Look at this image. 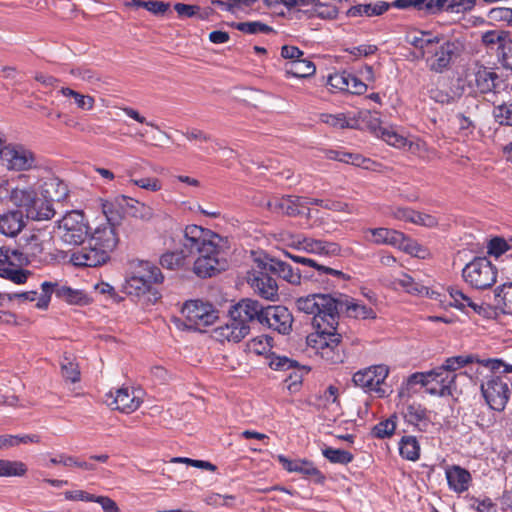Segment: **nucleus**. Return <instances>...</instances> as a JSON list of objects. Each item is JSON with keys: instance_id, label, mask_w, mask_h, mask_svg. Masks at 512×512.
Returning a JSON list of instances; mask_svg holds the SVG:
<instances>
[{"instance_id": "nucleus-1", "label": "nucleus", "mask_w": 512, "mask_h": 512, "mask_svg": "<svg viewBox=\"0 0 512 512\" xmlns=\"http://www.w3.org/2000/svg\"><path fill=\"white\" fill-rule=\"evenodd\" d=\"M180 243L192 259V270L199 278H210L227 269L228 242L212 230L187 225Z\"/></svg>"}, {"instance_id": "nucleus-2", "label": "nucleus", "mask_w": 512, "mask_h": 512, "mask_svg": "<svg viewBox=\"0 0 512 512\" xmlns=\"http://www.w3.org/2000/svg\"><path fill=\"white\" fill-rule=\"evenodd\" d=\"M297 308L306 313L312 314V326L315 330L324 331L338 325L337 322V299L330 294H312L300 297L296 302Z\"/></svg>"}, {"instance_id": "nucleus-3", "label": "nucleus", "mask_w": 512, "mask_h": 512, "mask_svg": "<svg viewBox=\"0 0 512 512\" xmlns=\"http://www.w3.org/2000/svg\"><path fill=\"white\" fill-rule=\"evenodd\" d=\"M338 325L327 330L317 329L307 336L308 346L314 350L327 364H339L344 361V348L341 335L336 333Z\"/></svg>"}, {"instance_id": "nucleus-4", "label": "nucleus", "mask_w": 512, "mask_h": 512, "mask_svg": "<svg viewBox=\"0 0 512 512\" xmlns=\"http://www.w3.org/2000/svg\"><path fill=\"white\" fill-rule=\"evenodd\" d=\"M460 50L461 44L458 41L445 40L443 36L436 35V39L423 59L430 71L443 73L450 68Z\"/></svg>"}, {"instance_id": "nucleus-5", "label": "nucleus", "mask_w": 512, "mask_h": 512, "mask_svg": "<svg viewBox=\"0 0 512 512\" xmlns=\"http://www.w3.org/2000/svg\"><path fill=\"white\" fill-rule=\"evenodd\" d=\"M463 280L472 288L485 290L497 281V268L486 257H475L462 269Z\"/></svg>"}, {"instance_id": "nucleus-6", "label": "nucleus", "mask_w": 512, "mask_h": 512, "mask_svg": "<svg viewBox=\"0 0 512 512\" xmlns=\"http://www.w3.org/2000/svg\"><path fill=\"white\" fill-rule=\"evenodd\" d=\"M88 233V222L82 211H69L57 221V234L68 245L82 244Z\"/></svg>"}, {"instance_id": "nucleus-7", "label": "nucleus", "mask_w": 512, "mask_h": 512, "mask_svg": "<svg viewBox=\"0 0 512 512\" xmlns=\"http://www.w3.org/2000/svg\"><path fill=\"white\" fill-rule=\"evenodd\" d=\"M389 372V367L385 364L371 365L354 373L352 381L355 386L366 393H374L377 397L382 398L386 396L383 385Z\"/></svg>"}, {"instance_id": "nucleus-8", "label": "nucleus", "mask_w": 512, "mask_h": 512, "mask_svg": "<svg viewBox=\"0 0 512 512\" xmlns=\"http://www.w3.org/2000/svg\"><path fill=\"white\" fill-rule=\"evenodd\" d=\"M481 393L487 405L494 411L505 409L510 398L509 379L505 376L491 375L481 383Z\"/></svg>"}, {"instance_id": "nucleus-9", "label": "nucleus", "mask_w": 512, "mask_h": 512, "mask_svg": "<svg viewBox=\"0 0 512 512\" xmlns=\"http://www.w3.org/2000/svg\"><path fill=\"white\" fill-rule=\"evenodd\" d=\"M286 255L296 263H301L313 268V271L310 274L306 273L303 277L305 279L310 278L315 282H319L326 289L335 287L338 283L345 282L350 279V277L342 271L319 264L312 258L296 256L290 253H286Z\"/></svg>"}, {"instance_id": "nucleus-10", "label": "nucleus", "mask_w": 512, "mask_h": 512, "mask_svg": "<svg viewBox=\"0 0 512 512\" xmlns=\"http://www.w3.org/2000/svg\"><path fill=\"white\" fill-rule=\"evenodd\" d=\"M41 291L36 303V307L41 310L48 308L53 293L68 304L81 305L87 302V297L82 290L61 285L59 282L44 281L41 284Z\"/></svg>"}, {"instance_id": "nucleus-11", "label": "nucleus", "mask_w": 512, "mask_h": 512, "mask_svg": "<svg viewBox=\"0 0 512 512\" xmlns=\"http://www.w3.org/2000/svg\"><path fill=\"white\" fill-rule=\"evenodd\" d=\"M0 160L10 171H29L38 167L34 152L20 144H7Z\"/></svg>"}, {"instance_id": "nucleus-12", "label": "nucleus", "mask_w": 512, "mask_h": 512, "mask_svg": "<svg viewBox=\"0 0 512 512\" xmlns=\"http://www.w3.org/2000/svg\"><path fill=\"white\" fill-rule=\"evenodd\" d=\"M163 279L161 270L157 266L148 261H142L139 264V271L126 280L127 293L136 295L145 293L151 284L161 283Z\"/></svg>"}, {"instance_id": "nucleus-13", "label": "nucleus", "mask_w": 512, "mask_h": 512, "mask_svg": "<svg viewBox=\"0 0 512 512\" xmlns=\"http://www.w3.org/2000/svg\"><path fill=\"white\" fill-rule=\"evenodd\" d=\"M182 314L187 321V325L195 329L209 326L218 318L213 306L200 300L187 301L182 308Z\"/></svg>"}, {"instance_id": "nucleus-14", "label": "nucleus", "mask_w": 512, "mask_h": 512, "mask_svg": "<svg viewBox=\"0 0 512 512\" xmlns=\"http://www.w3.org/2000/svg\"><path fill=\"white\" fill-rule=\"evenodd\" d=\"M37 195L36 190L29 185L21 186L14 180H4L0 183V200H9L16 207L27 211Z\"/></svg>"}, {"instance_id": "nucleus-15", "label": "nucleus", "mask_w": 512, "mask_h": 512, "mask_svg": "<svg viewBox=\"0 0 512 512\" xmlns=\"http://www.w3.org/2000/svg\"><path fill=\"white\" fill-rule=\"evenodd\" d=\"M293 316L287 307L282 305L264 306L261 325L266 326L282 335L292 330Z\"/></svg>"}, {"instance_id": "nucleus-16", "label": "nucleus", "mask_w": 512, "mask_h": 512, "mask_svg": "<svg viewBox=\"0 0 512 512\" xmlns=\"http://www.w3.org/2000/svg\"><path fill=\"white\" fill-rule=\"evenodd\" d=\"M259 267L260 270H253L248 273L247 281L262 298L273 300L278 295L276 280L269 275L270 271L264 268V262Z\"/></svg>"}, {"instance_id": "nucleus-17", "label": "nucleus", "mask_w": 512, "mask_h": 512, "mask_svg": "<svg viewBox=\"0 0 512 512\" xmlns=\"http://www.w3.org/2000/svg\"><path fill=\"white\" fill-rule=\"evenodd\" d=\"M429 376L427 393L441 397L452 395V389L455 388L456 373L439 366L429 371Z\"/></svg>"}, {"instance_id": "nucleus-18", "label": "nucleus", "mask_w": 512, "mask_h": 512, "mask_svg": "<svg viewBox=\"0 0 512 512\" xmlns=\"http://www.w3.org/2000/svg\"><path fill=\"white\" fill-rule=\"evenodd\" d=\"M106 403L111 409L118 410L122 413H132L136 411L142 400L136 395L134 390L127 387L116 389L115 392L110 391L106 394Z\"/></svg>"}, {"instance_id": "nucleus-19", "label": "nucleus", "mask_w": 512, "mask_h": 512, "mask_svg": "<svg viewBox=\"0 0 512 512\" xmlns=\"http://www.w3.org/2000/svg\"><path fill=\"white\" fill-rule=\"evenodd\" d=\"M263 308L264 306L257 300L246 298L233 305L229 315H234L240 322L251 327L254 323L261 324Z\"/></svg>"}, {"instance_id": "nucleus-20", "label": "nucleus", "mask_w": 512, "mask_h": 512, "mask_svg": "<svg viewBox=\"0 0 512 512\" xmlns=\"http://www.w3.org/2000/svg\"><path fill=\"white\" fill-rule=\"evenodd\" d=\"M479 363L482 366L490 369L491 372L499 370L501 367H505L504 371L512 372V367L508 368L501 360L499 359H484L480 360L475 355H459L449 357L445 360V362L441 365L445 370L451 371L455 373V371L459 368H462L470 363Z\"/></svg>"}, {"instance_id": "nucleus-21", "label": "nucleus", "mask_w": 512, "mask_h": 512, "mask_svg": "<svg viewBox=\"0 0 512 512\" xmlns=\"http://www.w3.org/2000/svg\"><path fill=\"white\" fill-rule=\"evenodd\" d=\"M109 259L108 254L104 250L91 244L84 246L71 253L70 261L75 266L97 267L104 264Z\"/></svg>"}, {"instance_id": "nucleus-22", "label": "nucleus", "mask_w": 512, "mask_h": 512, "mask_svg": "<svg viewBox=\"0 0 512 512\" xmlns=\"http://www.w3.org/2000/svg\"><path fill=\"white\" fill-rule=\"evenodd\" d=\"M404 422L413 428V431L427 432L432 426L429 411L420 404L412 403L401 411Z\"/></svg>"}, {"instance_id": "nucleus-23", "label": "nucleus", "mask_w": 512, "mask_h": 512, "mask_svg": "<svg viewBox=\"0 0 512 512\" xmlns=\"http://www.w3.org/2000/svg\"><path fill=\"white\" fill-rule=\"evenodd\" d=\"M250 326L240 322L234 315H229L226 324L214 330L215 338L219 341L238 343L250 333Z\"/></svg>"}, {"instance_id": "nucleus-24", "label": "nucleus", "mask_w": 512, "mask_h": 512, "mask_svg": "<svg viewBox=\"0 0 512 512\" xmlns=\"http://www.w3.org/2000/svg\"><path fill=\"white\" fill-rule=\"evenodd\" d=\"M472 79H474V86L477 91L482 94L489 92L498 94L502 86H507L496 72L485 67H480L474 72Z\"/></svg>"}, {"instance_id": "nucleus-25", "label": "nucleus", "mask_w": 512, "mask_h": 512, "mask_svg": "<svg viewBox=\"0 0 512 512\" xmlns=\"http://www.w3.org/2000/svg\"><path fill=\"white\" fill-rule=\"evenodd\" d=\"M336 299L337 319L339 318V311H344L349 317L354 318L373 319L376 317L375 311L371 307H368L353 298L339 294Z\"/></svg>"}, {"instance_id": "nucleus-26", "label": "nucleus", "mask_w": 512, "mask_h": 512, "mask_svg": "<svg viewBox=\"0 0 512 512\" xmlns=\"http://www.w3.org/2000/svg\"><path fill=\"white\" fill-rule=\"evenodd\" d=\"M272 213L297 216L301 213V199L295 196L273 197L263 204Z\"/></svg>"}, {"instance_id": "nucleus-27", "label": "nucleus", "mask_w": 512, "mask_h": 512, "mask_svg": "<svg viewBox=\"0 0 512 512\" xmlns=\"http://www.w3.org/2000/svg\"><path fill=\"white\" fill-rule=\"evenodd\" d=\"M363 233L365 241L375 245H389L395 247V245H399V241L403 239V232L385 227L367 228Z\"/></svg>"}, {"instance_id": "nucleus-28", "label": "nucleus", "mask_w": 512, "mask_h": 512, "mask_svg": "<svg viewBox=\"0 0 512 512\" xmlns=\"http://www.w3.org/2000/svg\"><path fill=\"white\" fill-rule=\"evenodd\" d=\"M89 241L109 255L118 243L115 227L111 223L98 226L92 233Z\"/></svg>"}, {"instance_id": "nucleus-29", "label": "nucleus", "mask_w": 512, "mask_h": 512, "mask_svg": "<svg viewBox=\"0 0 512 512\" xmlns=\"http://www.w3.org/2000/svg\"><path fill=\"white\" fill-rule=\"evenodd\" d=\"M264 268L292 285L301 284L302 274L300 270L293 268L287 262L269 258L264 262Z\"/></svg>"}, {"instance_id": "nucleus-30", "label": "nucleus", "mask_w": 512, "mask_h": 512, "mask_svg": "<svg viewBox=\"0 0 512 512\" xmlns=\"http://www.w3.org/2000/svg\"><path fill=\"white\" fill-rule=\"evenodd\" d=\"M26 222L21 210H9L0 214V234L7 237L17 236L25 227Z\"/></svg>"}, {"instance_id": "nucleus-31", "label": "nucleus", "mask_w": 512, "mask_h": 512, "mask_svg": "<svg viewBox=\"0 0 512 512\" xmlns=\"http://www.w3.org/2000/svg\"><path fill=\"white\" fill-rule=\"evenodd\" d=\"M445 474L450 489L457 493H462L468 490L471 482V475L466 469L458 465H453L446 469Z\"/></svg>"}, {"instance_id": "nucleus-32", "label": "nucleus", "mask_w": 512, "mask_h": 512, "mask_svg": "<svg viewBox=\"0 0 512 512\" xmlns=\"http://www.w3.org/2000/svg\"><path fill=\"white\" fill-rule=\"evenodd\" d=\"M298 246L300 249H303L308 253L317 255H338L341 251V248L337 243L316 240L313 238H303L302 241L298 242Z\"/></svg>"}, {"instance_id": "nucleus-33", "label": "nucleus", "mask_w": 512, "mask_h": 512, "mask_svg": "<svg viewBox=\"0 0 512 512\" xmlns=\"http://www.w3.org/2000/svg\"><path fill=\"white\" fill-rule=\"evenodd\" d=\"M160 264L163 268L169 270H178L193 265L192 259L189 257L183 248L177 251H169L160 257Z\"/></svg>"}, {"instance_id": "nucleus-34", "label": "nucleus", "mask_w": 512, "mask_h": 512, "mask_svg": "<svg viewBox=\"0 0 512 512\" xmlns=\"http://www.w3.org/2000/svg\"><path fill=\"white\" fill-rule=\"evenodd\" d=\"M476 0H434V15L443 12L465 13L471 11Z\"/></svg>"}, {"instance_id": "nucleus-35", "label": "nucleus", "mask_w": 512, "mask_h": 512, "mask_svg": "<svg viewBox=\"0 0 512 512\" xmlns=\"http://www.w3.org/2000/svg\"><path fill=\"white\" fill-rule=\"evenodd\" d=\"M119 206L125 208L126 211L133 217L142 220H150L153 217V210L150 206L139 202L127 196H121L117 199Z\"/></svg>"}, {"instance_id": "nucleus-36", "label": "nucleus", "mask_w": 512, "mask_h": 512, "mask_svg": "<svg viewBox=\"0 0 512 512\" xmlns=\"http://www.w3.org/2000/svg\"><path fill=\"white\" fill-rule=\"evenodd\" d=\"M54 215L55 210L51 201L39 198L38 195H36L35 201L28 207L26 213L27 218L35 221L50 220Z\"/></svg>"}, {"instance_id": "nucleus-37", "label": "nucleus", "mask_w": 512, "mask_h": 512, "mask_svg": "<svg viewBox=\"0 0 512 512\" xmlns=\"http://www.w3.org/2000/svg\"><path fill=\"white\" fill-rule=\"evenodd\" d=\"M316 67L308 59L302 58L296 61H289L285 64V73L288 76L307 78L315 74Z\"/></svg>"}, {"instance_id": "nucleus-38", "label": "nucleus", "mask_w": 512, "mask_h": 512, "mask_svg": "<svg viewBox=\"0 0 512 512\" xmlns=\"http://www.w3.org/2000/svg\"><path fill=\"white\" fill-rule=\"evenodd\" d=\"M375 132L378 137L393 147L406 148V146H408V149L412 150L413 144L409 142L406 137L398 134L392 127L380 126Z\"/></svg>"}, {"instance_id": "nucleus-39", "label": "nucleus", "mask_w": 512, "mask_h": 512, "mask_svg": "<svg viewBox=\"0 0 512 512\" xmlns=\"http://www.w3.org/2000/svg\"><path fill=\"white\" fill-rule=\"evenodd\" d=\"M62 377L70 383L80 381L81 372L76 358L72 354L65 353L60 362Z\"/></svg>"}, {"instance_id": "nucleus-40", "label": "nucleus", "mask_w": 512, "mask_h": 512, "mask_svg": "<svg viewBox=\"0 0 512 512\" xmlns=\"http://www.w3.org/2000/svg\"><path fill=\"white\" fill-rule=\"evenodd\" d=\"M400 455L407 460L416 461L420 457V445L415 436H403L399 442Z\"/></svg>"}, {"instance_id": "nucleus-41", "label": "nucleus", "mask_w": 512, "mask_h": 512, "mask_svg": "<svg viewBox=\"0 0 512 512\" xmlns=\"http://www.w3.org/2000/svg\"><path fill=\"white\" fill-rule=\"evenodd\" d=\"M449 295L452 299V302L450 303L452 306L464 310L465 308L469 307L475 312H480L482 307L475 302L472 301V299L463 293V291L457 287H449L448 288Z\"/></svg>"}, {"instance_id": "nucleus-42", "label": "nucleus", "mask_w": 512, "mask_h": 512, "mask_svg": "<svg viewBox=\"0 0 512 512\" xmlns=\"http://www.w3.org/2000/svg\"><path fill=\"white\" fill-rule=\"evenodd\" d=\"M389 8V5L386 2L378 1L376 3H369V4H359L354 7H352L349 10L350 15L357 16V15H365L368 17L372 16H379L386 12Z\"/></svg>"}, {"instance_id": "nucleus-43", "label": "nucleus", "mask_w": 512, "mask_h": 512, "mask_svg": "<svg viewBox=\"0 0 512 512\" xmlns=\"http://www.w3.org/2000/svg\"><path fill=\"white\" fill-rule=\"evenodd\" d=\"M267 363L269 367L275 371H290L300 370V365L296 360H293L287 356L278 355L276 353H270L267 356Z\"/></svg>"}, {"instance_id": "nucleus-44", "label": "nucleus", "mask_w": 512, "mask_h": 512, "mask_svg": "<svg viewBox=\"0 0 512 512\" xmlns=\"http://www.w3.org/2000/svg\"><path fill=\"white\" fill-rule=\"evenodd\" d=\"M60 93L67 98H72L74 103L79 109L92 110L95 105L94 97L90 95H84L78 91H75L69 87H62Z\"/></svg>"}, {"instance_id": "nucleus-45", "label": "nucleus", "mask_w": 512, "mask_h": 512, "mask_svg": "<svg viewBox=\"0 0 512 512\" xmlns=\"http://www.w3.org/2000/svg\"><path fill=\"white\" fill-rule=\"evenodd\" d=\"M398 416L392 414L389 418L380 421L372 429V435L378 439L390 438L396 430Z\"/></svg>"}, {"instance_id": "nucleus-46", "label": "nucleus", "mask_w": 512, "mask_h": 512, "mask_svg": "<svg viewBox=\"0 0 512 512\" xmlns=\"http://www.w3.org/2000/svg\"><path fill=\"white\" fill-rule=\"evenodd\" d=\"M27 466L22 461L0 459V477L24 476Z\"/></svg>"}, {"instance_id": "nucleus-47", "label": "nucleus", "mask_w": 512, "mask_h": 512, "mask_svg": "<svg viewBox=\"0 0 512 512\" xmlns=\"http://www.w3.org/2000/svg\"><path fill=\"white\" fill-rule=\"evenodd\" d=\"M395 286H399L404 289L407 293L414 295H427L429 292L428 287L417 283L410 275L403 274L401 278L393 281Z\"/></svg>"}, {"instance_id": "nucleus-48", "label": "nucleus", "mask_w": 512, "mask_h": 512, "mask_svg": "<svg viewBox=\"0 0 512 512\" xmlns=\"http://www.w3.org/2000/svg\"><path fill=\"white\" fill-rule=\"evenodd\" d=\"M393 5L399 9L413 7L424 15H434V0H395Z\"/></svg>"}, {"instance_id": "nucleus-49", "label": "nucleus", "mask_w": 512, "mask_h": 512, "mask_svg": "<svg viewBox=\"0 0 512 512\" xmlns=\"http://www.w3.org/2000/svg\"><path fill=\"white\" fill-rule=\"evenodd\" d=\"M272 341L273 339L269 336H258L247 343V348L250 352L256 355H265L267 357L272 353Z\"/></svg>"}, {"instance_id": "nucleus-50", "label": "nucleus", "mask_w": 512, "mask_h": 512, "mask_svg": "<svg viewBox=\"0 0 512 512\" xmlns=\"http://www.w3.org/2000/svg\"><path fill=\"white\" fill-rule=\"evenodd\" d=\"M435 39L436 35L434 36L430 32L421 31L410 36L408 41L413 47L421 52V57L423 58L426 56L427 50L431 47Z\"/></svg>"}, {"instance_id": "nucleus-51", "label": "nucleus", "mask_w": 512, "mask_h": 512, "mask_svg": "<svg viewBox=\"0 0 512 512\" xmlns=\"http://www.w3.org/2000/svg\"><path fill=\"white\" fill-rule=\"evenodd\" d=\"M497 304L502 305L504 313L512 315V283L498 287L495 293Z\"/></svg>"}, {"instance_id": "nucleus-52", "label": "nucleus", "mask_w": 512, "mask_h": 512, "mask_svg": "<svg viewBox=\"0 0 512 512\" xmlns=\"http://www.w3.org/2000/svg\"><path fill=\"white\" fill-rule=\"evenodd\" d=\"M69 73L73 77L92 85H99L101 83L100 75L86 66L73 67L69 70Z\"/></svg>"}, {"instance_id": "nucleus-53", "label": "nucleus", "mask_w": 512, "mask_h": 512, "mask_svg": "<svg viewBox=\"0 0 512 512\" xmlns=\"http://www.w3.org/2000/svg\"><path fill=\"white\" fill-rule=\"evenodd\" d=\"M31 272L21 268L14 267H3L0 268V276L4 279H8L15 284H24L27 282Z\"/></svg>"}, {"instance_id": "nucleus-54", "label": "nucleus", "mask_w": 512, "mask_h": 512, "mask_svg": "<svg viewBox=\"0 0 512 512\" xmlns=\"http://www.w3.org/2000/svg\"><path fill=\"white\" fill-rule=\"evenodd\" d=\"M235 28L240 32L250 35L259 33L269 34L273 32L272 27L260 21L239 22L235 24Z\"/></svg>"}, {"instance_id": "nucleus-55", "label": "nucleus", "mask_w": 512, "mask_h": 512, "mask_svg": "<svg viewBox=\"0 0 512 512\" xmlns=\"http://www.w3.org/2000/svg\"><path fill=\"white\" fill-rule=\"evenodd\" d=\"M322 453L332 463L345 465L353 460V455L350 452L342 449L326 447L322 450Z\"/></svg>"}, {"instance_id": "nucleus-56", "label": "nucleus", "mask_w": 512, "mask_h": 512, "mask_svg": "<svg viewBox=\"0 0 512 512\" xmlns=\"http://www.w3.org/2000/svg\"><path fill=\"white\" fill-rule=\"evenodd\" d=\"M340 162H343L346 164H351L356 167H361L364 169H372V165L374 164V162L371 159L365 158L361 154L349 153V152H345V151L341 152V161Z\"/></svg>"}, {"instance_id": "nucleus-57", "label": "nucleus", "mask_w": 512, "mask_h": 512, "mask_svg": "<svg viewBox=\"0 0 512 512\" xmlns=\"http://www.w3.org/2000/svg\"><path fill=\"white\" fill-rule=\"evenodd\" d=\"M493 116L500 125L512 126V102L495 106Z\"/></svg>"}, {"instance_id": "nucleus-58", "label": "nucleus", "mask_w": 512, "mask_h": 512, "mask_svg": "<svg viewBox=\"0 0 512 512\" xmlns=\"http://www.w3.org/2000/svg\"><path fill=\"white\" fill-rule=\"evenodd\" d=\"M127 5H133L137 7H143L148 11L154 14H164L168 8L169 4L159 0H151V1H141V0H133Z\"/></svg>"}, {"instance_id": "nucleus-59", "label": "nucleus", "mask_w": 512, "mask_h": 512, "mask_svg": "<svg viewBox=\"0 0 512 512\" xmlns=\"http://www.w3.org/2000/svg\"><path fill=\"white\" fill-rule=\"evenodd\" d=\"M399 242L400 244L395 245V248H398L408 254L420 257L422 256V252L425 251L424 248L419 243L407 237L404 233L403 239H401Z\"/></svg>"}, {"instance_id": "nucleus-60", "label": "nucleus", "mask_w": 512, "mask_h": 512, "mask_svg": "<svg viewBox=\"0 0 512 512\" xmlns=\"http://www.w3.org/2000/svg\"><path fill=\"white\" fill-rule=\"evenodd\" d=\"M130 182L150 192H157L162 189V182L156 177H143L138 179H131Z\"/></svg>"}, {"instance_id": "nucleus-61", "label": "nucleus", "mask_w": 512, "mask_h": 512, "mask_svg": "<svg viewBox=\"0 0 512 512\" xmlns=\"http://www.w3.org/2000/svg\"><path fill=\"white\" fill-rule=\"evenodd\" d=\"M311 204L323 207L328 210L351 213L350 206L341 201L314 199Z\"/></svg>"}, {"instance_id": "nucleus-62", "label": "nucleus", "mask_w": 512, "mask_h": 512, "mask_svg": "<svg viewBox=\"0 0 512 512\" xmlns=\"http://www.w3.org/2000/svg\"><path fill=\"white\" fill-rule=\"evenodd\" d=\"M291 372L285 379L286 388L290 392L298 391L300 384L302 382L304 372H307L304 366H300V370H290Z\"/></svg>"}, {"instance_id": "nucleus-63", "label": "nucleus", "mask_w": 512, "mask_h": 512, "mask_svg": "<svg viewBox=\"0 0 512 512\" xmlns=\"http://www.w3.org/2000/svg\"><path fill=\"white\" fill-rule=\"evenodd\" d=\"M294 472L301 473L306 476L316 477L318 480L323 479L321 472L308 461H296V465L293 468Z\"/></svg>"}, {"instance_id": "nucleus-64", "label": "nucleus", "mask_w": 512, "mask_h": 512, "mask_svg": "<svg viewBox=\"0 0 512 512\" xmlns=\"http://www.w3.org/2000/svg\"><path fill=\"white\" fill-rule=\"evenodd\" d=\"M489 19L503 21L512 26V9L506 7L492 8L488 13Z\"/></svg>"}]
</instances>
